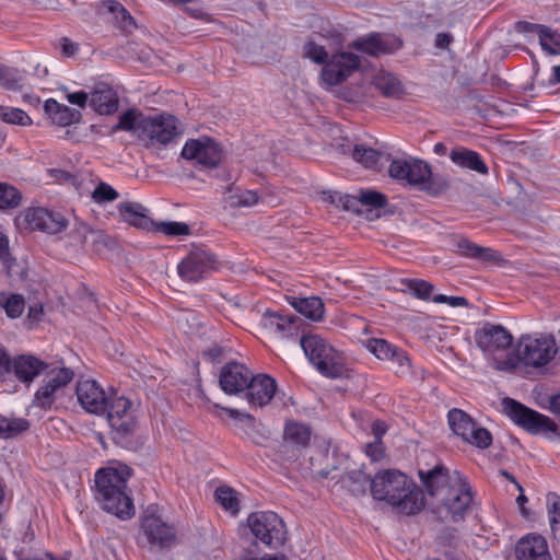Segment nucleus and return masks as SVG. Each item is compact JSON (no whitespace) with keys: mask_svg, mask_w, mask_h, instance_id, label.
Segmentation results:
<instances>
[{"mask_svg":"<svg viewBox=\"0 0 560 560\" xmlns=\"http://www.w3.org/2000/svg\"><path fill=\"white\" fill-rule=\"evenodd\" d=\"M67 100L69 103H71L73 105H78L79 107H82V108L85 107L88 102L90 103L89 94L83 91L68 93Z\"/></svg>","mask_w":560,"mask_h":560,"instance_id":"052dcab7","label":"nucleus"},{"mask_svg":"<svg viewBox=\"0 0 560 560\" xmlns=\"http://www.w3.org/2000/svg\"><path fill=\"white\" fill-rule=\"evenodd\" d=\"M21 198V194L13 186L0 183V209L18 207Z\"/></svg>","mask_w":560,"mask_h":560,"instance_id":"09e8293b","label":"nucleus"},{"mask_svg":"<svg viewBox=\"0 0 560 560\" xmlns=\"http://www.w3.org/2000/svg\"><path fill=\"white\" fill-rule=\"evenodd\" d=\"M350 47L365 55L377 57L400 48L401 42L393 36L375 33L353 40Z\"/></svg>","mask_w":560,"mask_h":560,"instance_id":"aec40b11","label":"nucleus"},{"mask_svg":"<svg viewBox=\"0 0 560 560\" xmlns=\"http://www.w3.org/2000/svg\"><path fill=\"white\" fill-rule=\"evenodd\" d=\"M341 482L353 495H363L366 492L368 486L371 487L372 479L361 470H353L347 472L341 477Z\"/></svg>","mask_w":560,"mask_h":560,"instance_id":"473e14b6","label":"nucleus"},{"mask_svg":"<svg viewBox=\"0 0 560 560\" xmlns=\"http://www.w3.org/2000/svg\"><path fill=\"white\" fill-rule=\"evenodd\" d=\"M11 373V359L5 350L0 346V374Z\"/></svg>","mask_w":560,"mask_h":560,"instance_id":"e2e57ef3","label":"nucleus"},{"mask_svg":"<svg viewBox=\"0 0 560 560\" xmlns=\"http://www.w3.org/2000/svg\"><path fill=\"white\" fill-rule=\"evenodd\" d=\"M448 424L454 434L465 443L478 448H487L492 443L491 433L479 427L474 419L462 409H451L447 413Z\"/></svg>","mask_w":560,"mask_h":560,"instance_id":"9b49d317","label":"nucleus"},{"mask_svg":"<svg viewBox=\"0 0 560 560\" xmlns=\"http://www.w3.org/2000/svg\"><path fill=\"white\" fill-rule=\"evenodd\" d=\"M151 231L161 232L168 236H180L189 234V226L183 222H154Z\"/></svg>","mask_w":560,"mask_h":560,"instance_id":"8fccbe9b","label":"nucleus"},{"mask_svg":"<svg viewBox=\"0 0 560 560\" xmlns=\"http://www.w3.org/2000/svg\"><path fill=\"white\" fill-rule=\"evenodd\" d=\"M388 174L392 178L425 191L432 196H439L448 188V180L442 175H433L431 166L416 159L392 160Z\"/></svg>","mask_w":560,"mask_h":560,"instance_id":"20e7f679","label":"nucleus"},{"mask_svg":"<svg viewBox=\"0 0 560 560\" xmlns=\"http://www.w3.org/2000/svg\"><path fill=\"white\" fill-rule=\"evenodd\" d=\"M119 217L137 229L151 231L154 221L148 215L149 210L139 202L125 201L117 207Z\"/></svg>","mask_w":560,"mask_h":560,"instance_id":"b1692460","label":"nucleus"},{"mask_svg":"<svg viewBox=\"0 0 560 560\" xmlns=\"http://www.w3.org/2000/svg\"><path fill=\"white\" fill-rule=\"evenodd\" d=\"M0 119L5 124L20 126H28L33 122L23 109L11 106H0Z\"/></svg>","mask_w":560,"mask_h":560,"instance_id":"79ce46f5","label":"nucleus"},{"mask_svg":"<svg viewBox=\"0 0 560 560\" xmlns=\"http://www.w3.org/2000/svg\"><path fill=\"white\" fill-rule=\"evenodd\" d=\"M503 406L511 420L529 432L557 431V424L549 417L529 409L512 398H505Z\"/></svg>","mask_w":560,"mask_h":560,"instance_id":"ddd939ff","label":"nucleus"},{"mask_svg":"<svg viewBox=\"0 0 560 560\" xmlns=\"http://www.w3.org/2000/svg\"><path fill=\"white\" fill-rule=\"evenodd\" d=\"M139 140L147 144H167L177 135V119L172 115L145 116L138 127Z\"/></svg>","mask_w":560,"mask_h":560,"instance_id":"f8f14e48","label":"nucleus"},{"mask_svg":"<svg viewBox=\"0 0 560 560\" xmlns=\"http://www.w3.org/2000/svg\"><path fill=\"white\" fill-rule=\"evenodd\" d=\"M215 499L220 503V505L230 511L233 515H236L240 511V501L237 498V493L234 489L222 486L215 490Z\"/></svg>","mask_w":560,"mask_h":560,"instance_id":"ea45409f","label":"nucleus"},{"mask_svg":"<svg viewBox=\"0 0 560 560\" xmlns=\"http://www.w3.org/2000/svg\"><path fill=\"white\" fill-rule=\"evenodd\" d=\"M45 112L51 121L58 126H68L79 121L81 114L79 110L59 104L55 100H47L45 103Z\"/></svg>","mask_w":560,"mask_h":560,"instance_id":"c756f323","label":"nucleus"},{"mask_svg":"<svg viewBox=\"0 0 560 560\" xmlns=\"http://www.w3.org/2000/svg\"><path fill=\"white\" fill-rule=\"evenodd\" d=\"M144 118L145 116L137 109H129L120 115L118 124L113 129L129 131L139 139L138 127Z\"/></svg>","mask_w":560,"mask_h":560,"instance_id":"58836bf2","label":"nucleus"},{"mask_svg":"<svg viewBox=\"0 0 560 560\" xmlns=\"http://www.w3.org/2000/svg\"><path fill=\"white\" fill-rule=\"evenodd\" d=\"M11 372L24 383H30L35 375V358L32 355H18L11 360Z\"/></svg>","mask_w":560,"mask_h":560,"instance_id":"72a5a7b5","label":"nucleus"},{"mask_svg":"<svg viewBox=\"0 0 560 560\" xmlns=\"http://www.w3.org/2000/svg\"><path fill=\"white\" fill-rule=\"evenodd\" d=\"M15 225L20 231L33 232L35 230V209L28 208L15 218Z\"/></svg>","mask_w":560,"mask_h":560,"instance_id":"4d7b16f0","label":"nucleus"},{"mask_svg":"<svg viewBox=\"0 0 560 560\" xmlns=\"http://www.w3.org/2000/svg\"><path fill=\"white\" fill-rule=\"evenodd\" d=\"M288 301L299 313L314 322L320 320L324 316V303L317 296H289Z\"/></svg>","mask_w":560,"mask_h":560,"instance_id":"2f4dec72","label":"nucleus"},{"mask_svg":"<svg viewBox=\"0 0 560 560\" xmlns=\"http://www.w3.org/2000/svg\"><path fill=\"white\" fill-rule=\"evenodd\" d=\"M557 353L556 342L552 337L534 338L522 336L515 350L514 358L517 365L540 368L548 364Z\"/></svg>","mask_w":560,"mask_h":560,"instance_id":"1a4fd4ad","label":"nucleus"},{"mask_svg":"<svg viewBox=\"0 0 560 560\" xmlns=\"http://www.w3.org/2000/svg\"><path fill=\"white\" fill-rule=\"evenodd\" d=\"M418 475L427 493L436 501L448 490V487L454 481V474L451 475L443 465H435L427 470L419 469Z\"/></svg>","mask_w":560,"mask_h":560,"instance_id":"6ab92c4d","label":"nucleus"},{"mask_svg":"<svg viewBox=\"0 0 560 560\" xmlns=\"http://www.w3.org/2000/svg\"><path fill=\"white\" fill-rule=\"evenodd\" d=\"M303 56L305 58L311 59L312 61L323 65L326 62L328 58V54L324 46L316 44L314 40L310 39L305 43L303 47Z\"/></svg>","mask_w":560,"mask_h":560,"instance_id":"3c124183","label":"nucleus"},{"mask_svg":"<svg viewBox=\"0 0 560 560\" xmlns=\"http://www.w3.org/2000/svg\"><path fill=\"white\" fill-rule=\"evenodd\" d=\"M299 318L294 316L284 317L279 313L266 311L262 315L261 325L264 328L280 334L282 337H289L296 334Z\"/></svg>","mask_w":560,"mask_h":560,"instance_id":"cd10ccee","label":"nucleus"},{"mask_svg":"<svg viewBox=\"0 0 560 560\" xmlns=\"http://www.w3.org/2000/svg\"><path fill=\"white\" fill-rule=\"evenodd\" d=\"M371 494L407 515L418 513L424 505L423 493L415 489L405 474L395 469L380 471L372 478Z\"/></svg>","mask_w":560,"mask_h":560,"instance_id":"f257e3e1","label":"nucleus"},{"mask_svg":"<svg viewBox=\"0 0 560 560\" xmlns=\"http://www.w3.org/2000/svg\"><path fill=\"white\" fill-rule=\"evenodd\" d=\"M218 267L215 256L206 248H196L178 264L179 277L187 282H197L206 278Z\"/></svg>","mask_w":560,"mask_h":560,"instance_id":"4468645a","label":"nucleus"},{"mask_svg":"<svg viewBox=\"0 0 560 560\" xmlns=\"http://www.w3.org/2000/svg\"><path fill=\"white\" fill-rule=\"evenodd\" d=\"M301 347L316 370L326 377L338 378L346 372L345 359L332 346L318 335H306Z\"/></svg>","mask_w":560,"mask_h":560,"instance_id":"423d86ee","label":"nucleus"},{"mask_svg":"<svg viewBox=\"0 0 560 560\" xmlns=\"http://www.w3.org/2000/svg\"><path fill=\"white\" fill-rule=\"evenodd\" d=\"M77 397L80 405L88 412L95 415L105 412L109 402L104 389L93 380L78 382Z\"/></svg>","mask_w":560,"mask_h":560,"instance_id":"f3484780","label":"nucleus"},{"mask_svg":"<svg viewBox=\"0 0 560 560\" xmlns=\"http://www.w3.org/2000/svg\"><path fill=\"white\" fill-rule=\"evenodd\" d=\"M90 106L101 115H110L118 108V97L106 84H98L90 96Z\"/></svg>","mask_w":560,"mask_h":560,"instance_id":"a878e982","label":"nucleus"},{"mask_svg":"<svg viewBox=\"0 0 560 560\" xmlns=\"http://www.w3.org/2000/svg\"><path fill=\"white\" fill-rule=\"evenodd\" d=\"M45 302L37 303V322L39 320V315H44L45 312H51L62 304V296L56 291L50 292L45 289Z\"/></svg>","mask_w":560,"mask_h":560,"instance_id":"603ef678","label":"nucleus"},{"mask_svg":"<svg viewBox=\"0 0 560 560\" xmlns=\"http://www.w3.org/2000/svg\"><path fill=\"white\" fill-rule=\"evenodd\" d=\"M471 501L469 485L455 471L452 486L435 503V513L443 522H458L464 518Z\"/></svg>","mask_w":560,"mask_h":560,"instance_id":"0eeeda50","label":"nucleus"},{"mask_svg":"<svg viewBox=\"0 0 560 560\" xmlns=\"http://www.w3.org/2000/svg\"><path fill=\"white\" fill-rule=\"evenodd\" d=\"M311 428L304 423L289 421L283 432V442L285 445H292L296 448H304L311 442Z\"/></svg>","mask_w":560,"mask_h":560,"instance_id":"7c9ffc66","label":"nucleus"},{"mask_svg":"<svg viewBox=\"0 0 560 560\" xmlns=\"http://www.w3.org/2000/svg\"><path fill=\"white\" fill-rule=\"evenodd\" d=\"M92 232L90 225L84 222H75L74 228L71 231V236L79 242L84 243L86 241L88 235Z\"/></svg>","mask_w":560,"mask_h":560,"instance_id":"bf43d9fd","label":"nucleus"},{"mask_svg":"<svg viewBox=\"0 0 560 560\" xmlns=\"http://www.w3.org/2000/svg\"><path fill=\"white\" fill-rule=\"evenodd\" d=\"M92 198L97 203L110 202L118 198V192L108 184L100 183L93 190Z\"/></svg>","mask_w":560,"mask_h":560,"instance_id":"864d4df0","label":"nucleus"},{"mask_svg":"<svg viewBox=\"0 0 560 560\" xmlns=\"http://www.w3.org/2000/svg\"><path fill=\"white\" fill-rule=\"evenodd\" d=\"M142 528L152 548L164 549L175 544L174 528L159 516L145 514L142 518Z\"/></svg>","mask_w":560,"mask_h":560,"instance_id":"a211bd4d","label":"nucleus"},{"mask_svg":"<svg viewBox=\"0 0 560 560\" xmlns=\"http://www.w3.org/2000/svg\"><path fill=\"white\" fill-rule=\"evenodd\" d=\"M547 510L551 529L555 532L556 526L560 524V497L557 493H549L547 495Z\"/></svg>","mask_w":560,"mask_h":560,"instance_id":"5fc2aeb1","label":"nucleus"},{"mask_svg":"<svg viewBox=\"0 0 560 560\" xmlns=\"http://www.w3.org/2000/svg\"><path fill=\"white\" fill-rule=\"evenodd\" d=\"M277 390L276 380L267 374H258L248 382L246 399L253 406L264 407L268 405Z\"/></svg>","mask_w":560,"mask_h":560,"instance_id":"4be33fe9","label":"nucleus"},{"mask_svg":"<svg viewBox=\"0 0 560 560\" xmlns=\"http://www.w3.org/2000/svg\"><path fill=\"white\" fill-rule=\"evenodd\" d=\"M24 75L15 69L0 63V86L8 90H18L23 85Z\"/></svg>","mask_w":560,"mask_h":560,"instance_id":"a19ab883","label":"nucleus"},{"mask_svg":"<svg viewBox=\"0 0 560 560\" xmlns=\"http://www.w3.org/2000/svg\"><path fill=\"white\" fill-rule=\"evenodd\" d=\"M515 552L517 560H552L546 539L537 534L520 539Z\"/></svg>","mask_w":560,"mask_h":560,"instance_id":"5701e85b","label":"nucleus"},{"mask_svg":"<svg viewBox=\"0 0 560 560\" xmlns=\"http://www.w3.org/2000/svg\"><path fill=\"white\" fill-rule=\"evenodd\" d=\"M359 201L361 202V207L371 206L373 208L380 209L385 207L386 197L376 191H361Z\"/></svg>","mask_w":560,"mask_h":560,"instance_id":"6e6d98bb","label":"nucleus"},{"mask_svg":"<svg viewBox=\"0 0 560 560\" xmlns=\"http://www.w3.org/2000/svg\"><path fill=\"white\" fill-rule=\"evenodd\" d=\"M535 27L538 28L541 48L549 55H560V33L542 25H535Z\"/></svg>","mask_w":560,"mask_h":560,"instance_id":"4c0bfd02","label":"nucleus"},{"mask_svg":"<svg viewBox=\"0 0 560 560\" xmlns=\"http://www.w3.org/2000/svg\"><path fill=\"white\" fill-rule=\"evenodd\" d=\"M386 430H387V427L382 421L377 420L372 423V433L375 438V441H381V439L385 434Z\"/></svg>","mask_w":560,"mask_h":560,"instance_id":"338daca9","label":"nucleus"},{"mask_svg":"<svg viewBox=\"0 0 560 560\" xmlns=\"http://www.w3.org/2000/svg\"><path fill=\"white\" fill-rule=\"evenodd\" d=\"M106 410L114 441L117 444H124L125 440L133 434L138 424L131 400L124 396L114 397L109 400Z\"/></svg>","mask_w":560,"mask_h":560,"instance_id":"9d476101","label":"nucleus"},{"mask_svg":"<svg viewBox=\"0 0 560 560\" xmlns=\"http://www.w3.org/2000/svg\"><path fill=\"white\" fill-rule=\"evenodd\" d=\"M550 410L560 419V394L550 398Z\"/></svg>","mask_w":560,"mask_h":560,"instance_id":"774afa93","label":"nucleus"},{"mask_svg":"<svg viewBox=\"0 0 560 560\" xmlns=\"http://www.w3.org/2000/svg\"><path fill=\"white\" fill-rule=\"evenodd\" d=\"M78 49L79 47L75 43L66 37L61 39V50L65 56L71 57L78 51Z\"/></svg>","mask_w":560,"mask_h":560,"instance_id":"0e129e2a","label":"nucleus"},{"mask_svg":"<svg viewBox=\"0 0 560 560\" xmlns=\"http://www.w3.org/2000/svg\"><path fill=\"white\" fill-rule=\"evenodd\" d=\"M366 348L381 360H392L395 357L397 347L388 343L385 339H370Z\"/></svg>","mask_w":560,"mask_h":560,"instance_id":"49530a36","label":"nucleus"},{"mask_svg":"<svg viewBox=\"0 0 560 560\" xmlns=\"http://www.w3.org/2000/svg\"><path fill=\"white\" fill-rule=\"evenodd\" d=\"M258 201V195L254 190H242L230 187L225 195V202L231 208L252 207Z\"/></svg>","mask_w":560,"mask_h":560,"instance_id":"c9c22d12","label":"nucleus"},{"mask_svg":"<svg viewBox=\"0 0 560 560\" xmlns=\"http://www.w3.org/2000/svg\"><path fill=\"white\" fill-rule=\"evenodd\" d=\"M360 67V57L353 52L332 55L323 66L322 80L328 86L338 85Z\"/></svg>","mask_w":560,"mask_h":560,"instance_id":"2eb2a0df","label":"nucleus"},{"mask_svg":"<svg viewBox=\"0 0 560 560\" xmlns=\"http://www.w3.org/2000/svg\"><path fill=\"white\" fill-rule=\"evenodd\" d=\"M401 291L409 290L418 299L428 300L433 291V285L424 280H401Z\"/></svg>","mask_w":560,"mask_h":560,"instance_id":"de8ad7c7","label":"nucleus"},{"mask_svg":"<svg viewBox=\"0 0 560 560\" xmlns=\"http://www.w3.org/2000/svg\"><path fill=\"white\" fill-rule=\"evenodd\" d=\"M383 447L381 441H375L373 443H369L366 445V455L372 458V460H378L383 457Z\"/></svg>","mask_w":560,"mask_h":560,"instance_id":"680f3d73","label":"nucleus"},{"mask_svg":"<svg viewBox=\"0 0 560 560\" xmlns=\"http://www.w3.org/2000/svg\"><path fill=\"white\" fill-rule=\"evenodd\" d=\"M351 156L364 167L376 168L382 153L365 144H355L351 151Z\"/></svg>","mask_w":560,"mask_h":560,"instance_id":"e433bc0d","label":"nucleus"},{"mask_svg":"<svg viewBox=\"0 0 560 560\" xmlns=\"http://www.w3.org/2000/svg\"><path fill=\"white\" fill-rule=\"evenodd\" d=\"M361 206V202L359 201V197L354 196H346L343 201V208L346 210H352L357 213L361 212L359 207Z\"/></svg>","mask_w":560,"mask_h":560,"instance_id":"69168bd1","label":"nucleus"},{"mask_svg":"<svg viewBox=\"0 0 560 560\" xmlns=\"http://www.w3.org/2000/svg\"><path fill=\"white\" fill-rule=\"evenodd\" d=\"M73 371L66 368L62 361L47 362L37 359V380L40 383L37 388V408L52 409L63 388L73 380Z\"/></svg>","mask_w":560,"mask_h":560,"instance_id":"39448f33","label":"nucleus"},{"mask_svg":"<svg viewBox=\"0 0 560 560\" xmlns=\"http://www.w3.org/2000/svg\"><path fill=\"white\" fill-rule=\"evenodd\" d=\"M182 156L196 162L205 167H215L222 158L218 143L209 138L187 141L182 150Z\"/></svg>","mask_w":560,"mask_h":560,"instance_id":"dca6fc26","label":"nucleus"},{"mask_svg":"<svg viewBox=\"0 0 560 560\" xmlns=\"http://www.w3.org/2000/svg\"><path fill=\"white\" fill-rule=\"evenodd\" d=\"M130 475L131 469L121 464L102 468L95 475L96 498L102 508L121 520L135 514L132 501L126 493Z\"/></svg>","mask_w":560,"mask_h":560,"instance_id":"f03ea898","label":"nucleus"},{"mask_svg":"<svg viewBox=\"0 0 560 560\" xmlns=\"http://www.w3.org/2000/svg\"><path fill=\"white\" fill-rule=\"evenodd\" d=\"M250 378L252 372L245 365L231 362L222 368L219 383L224 393L234 395L245 390Z\"/></svg>","mask_w":560,"mask_h":560,"instance_id":"412c9836","label":"nucleus"},{"mask_svg":"<svg viewBox=\"0 0 560 560\" xmlns=\"http://www.w3.org/2000/svg\"><path fill=\"white\" fill-rule=\"evenodd\" d=\"M394 363L397 364L396 374L399 376L407 375L410 372V361L406 353L397 348L395 357L392 358Z\"/></svg>","mask_w":560,"mask_h":560,"instance_id":"13d9d810","label":"nucleus"},{"mask_svg":"<svg viewBox=\"0 0 560 560\" xmlns=\"http://www.w3.org/2000/svg\"><path fill=\"white\" fill-rule=\"evenodd\" d=\"M108 11L113 15V23L116 28L130 34L137 27L133 18L119 2H110Z\"/></svg>","mask_w":560,"mask_h":560,"instance_id":"f704fd0d","label":"nucleus"},{"mask_svg":"<svg viewBox=\"0 0 560 560\" xmlns=\"http://www.w3.org/2000/svg\"><path fill=\"white\" fill-rule=\"evenodd\" d=\"M28 422L22 418L8 419L0 416V438L9 439L27 430Z\"/></svg>","mask_w":560,"mask_h":560,"instance_id":"37998d69","label":"nucleus"},{"mask_svg":"<svg viewBox=\"0 0 560 560\" xmlns=\"http://www.w3.org/2000/svg\"><path fill=\"white\" fill-rule=\"evenodd\" d=\"M475 341L493 369L512 372L517 368V360L511 351L513 336L503 326L486 323L476 330Z\"/></svg>","mask_w":560,"mask_h":560,"instance_id":"7ed1b4c3","label":"nucleus"},{"mask_svg":"<svg viewBox=\"0 0 560 560\" xmlns=\"http://www.w3.org/2000/svg\"><path fill=\"white\" fill-rule=\"evenodd\" d=\"M69 225L67 218L59 211L37 208V231L49 235L63 232Z\"/></svg>","mask_w":560,"mask_h":560,"instance_id":"bb28decb","label":"nucleus"},{"mask_svg":"<svg viewBox=\"0 0 560 560\" xmlns=\"http://www.w3.org/2000/svg\"><path fill=\"white\" fill-rule=\"evenodd\" d=\"M247 526L254 537L269 548L277 549L285 542L284 522L275 512L262 511L249 514Z\"/></svg>","mask_w":560,"mask_h":560,"instance_id":"6e6552de","label":"nucleus"},{"mask_svg":"<svg viewBox=\"0 0 560 560\" xmlns=\"http://www.w3.org/2000/svg\"><path fill=\"white\" fill-rule=\"evenodd\" d=\"M0 306H2L10 318L20 317L25 308V302L22 295L12 294L10 296H5L4 294L0 295Z\"/></svg>","mask_w":560,"mask_h":560,"instance_id":"c03bdc74","label":"nucleus"},{"mask_svg":"<svg viewBox=\"0 0 560 560\" xmlns=\"http://www.w3.org/2000/svg\"><path fill=\"white\" fill-rule=\"evenodd\" d=\"M456 253L472 259H477L487 264H500L503 261L499 252L490 248L479 246L468 238H460L456 243Z\"/></svg>","mask_w":560,"mask_h":560,"instance_id":"393cba45","label":"nucleus"},{"mask_svg":"<svg viewBox=\"0 0 560 560\" xmlns=\"http://www.w3.org/2000/svg\"><path fill=\"white\" fill-rule=\"evenodd\" d=\"M374 84L385 96H393L400 92L399 81L390 73H382L375 77Z\"/></svg>","mask_w":560,"mask_h":560,"instance_id":"a18cd8bd","label":"nucleus"},{"mask_svg":"<svg viewBox=\"0 0 560 560\" xmlns=\"http://www.w3.org/2000/svg\"><path fill=\"white\" fill-rule=\"evenodd\" d=\"M450 159L454 164L462 168L475 171L482 175L488 174V166L476 151L464 147H457L451 151Z\"/></svg>","mask_w":560,"mask_h":560,"instance_id":"c85d7f7f","label":"nucleus"}]
</instances>
